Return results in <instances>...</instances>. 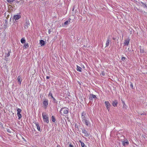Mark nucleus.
Segmentation results:
<instances>
[{"mask_svg": "<svg viewBox=\"0 0 147 147\" xmlns=\"http://www.w3.org/2000/svg\"><path fill=\"white\" fill-rule=\"evenodd\" d=\"M110 42L111 41L110 40V38H108L107 39V41L106 42V47H107L109 45Z\"/></svg>", "mask_w": 147, "mask_h": 147, "instance_id": "nucleus-13", "label": "nucleus"}, {"mask_svg": "<svg viewBox=\"0 0 147 147\" xmlns=\"http://www.w3.org/2000/svg\"><path fill=\"white\" fill-rule=\"evenodd\" d=\"M15 0H7V2L9 3L13 2Z\"/></svg>", "mask_w": 147, "mask_h": 147, "instance_id": "nucleus-29", "label": "nucleus"}, {"mask_svg": "<svg viewBox=\"0 0 147 147\" xmlns=\"http://www.w3.org/2000/svg\"><path fill=\"white\" fill-rule=\"evenodd\" d=\"M48 97L49 99L50 100V101H52V102L54 103H57V102L56 99L54 97L52 92L50 91L49 92Z\"/></svg>", "mask_w": 147, "mask_h": 147, "instance_id": "nucleus-2", "label": "nucleus"}, {"mask_svg": "<svg viewBox=\"0 0 147 147\" xmlns=\"http://www.w3.org/2000/svg\"><path fill=\"white\" fill-rule=\"evenodd\" d=\"M123 145L125 146H127L129 144V142L127 140H125L122 142Z\"/></svg>", "mask_w": 147, "mask_h": 147, "instance_id": "nucleus-8", "label": "nucleus"}, {"mask_svg": "<svg viewBox=\"0 0 147 147\" xmlns=\"http://www.w3.org/2000/svg\"><path fill=\"white\" fill-rule=\"evenodd\" d=\"M57 147H61L59 145H58Z\"/></svg>", "mask_w": 147, "mask_h": 147, "instance_id": "nucleus-38", "label": "nucleus"}, {"mask_svg": "<svg viewBox=\"0 0 147 147\" xmlns=\"http://www.w3.org/2000/svg\"><path fill=\"white\" fill-rule=\"evenodd\" d=\"M105 104L107 109L109 111L110 107L111 106L110 103L108 101H106L105 102Z\"/></svg>", "mask_w": 147, "mask_h": 147, "instance_id": "nucleus-4", "label": "nucleus"}, {"mask_svg": "<svg viewBox=\"0 0 147 147\" xmlns=\"http://www.w3.org/2000/svg\"><path fill=\"white\" fill-rule=\"evenodd\" d=\"M6 57H8L10 55V54L9 52H8L7 53H6Z\"/></svg>", "mask_w": 147, "mask_h": 147, "instance_id": "nucleus-31", "label": "nucleus"}, {"mask_svg": "<svg viewBox=\"0 0 147 147\" xmlns=\"http://www.w3.org/2000/svg\"><path fill=\"white\" fill-rule=\"evenodd\" d=\"M17 115L18 117V119H20L22 117V115L21 114H17Z\"/></svg>", "mask_w": 147, "mask_h": 147, "instance_id": "nucleus-25", "label": "nucleus"}, {"mask_svg": "<svg viewBox=\"0 0 147 147\" xmlns=\"http://www.w3.org/2000/svg\"><path fill=\"white\" fill-rule=\"evenodd\" d=\"M66 107H63L59 111V113L61 114V115H63L61 111H63V110L65 108H66Z\"/></svg>", "mask_w": 147, "mask_h": 147, "instance_id": "nucleus-23", "label": "nucleus"}, {"mask_svg": "<svg viewBox=\"0 0 147 147\" xmlns=\"http://www.w3.org/2000/svg\"><path fill=\"white\" fill-rule=\"evenodd\" d=\"M37 129L38 130L40 131H41V130L40 129V126H38L37 127Z\"/></svg>", "mask_w": 147, "mask_h": 147, "instance_id": "nucleus-30", "label": "nucleus"}, {"mask_svg": "<svg viewBox=\"0 0 147 147\" xmlns=\"http://www.w3.org/2000/svg\"><path fill=\"white\" fill-rule=\"evenodd\" d=\"M51 120H52V121L53 122H55L56 121V119H55V118L54 116H52Z\"/></svg>", "mask_w": 147, "mask_h": 147, "instance_id": "nucleus-19", "label": "nucleus"}, {"mask_svg": "<svg viewBox=\"0 0 147 147\" xmlns=\"http://www.w3.org/2000/svg\"><path fill=\"white\" fill-rule=\"evenodd\" d=\"M49 78H50V77H49L48 76H47L46 77V78H47V79H49Z\"/></svg>", "mask_w": 147, "mask_h": 147, "instance_id": "nucleus-36", "label": "nucleus"}, {"mask_svg": "<svg viewBox=\"0 0 147 147\" xmlns=\"http://www.w3.org/2000/svg\"><path fill=\"white\" fill-rule=\"evenodd\" d=\"M43 105L45 107H47L48 104V100L47 99H45L43 101Z\"/></svg>", "mask_w": 147, "mask_h": 147, "instance_id": "nucleus-9", "label": "nucleus"}, {"mask_svg": "<svg viewBox=\"0 0 147 147\" xmlns=\"http://www.w3.org/2000/svg\"><path fill=\"white\" fill-rule=\"evenodd\" d=\"M21 17V16L19 14L14 15L13 17V19L15 20V21L19 20Z\"/></svg>", "mask_w": 147, "mask_h": 147, "instance_id": "nucleus-5", "label": "nucleus"}, {"mask_svg": "<svg viewBox=\"0 0 147 147\" xmlns=\"http://www.w3.org/2000/svg\"><path fill=\"white\" fill-rule=\"evenodd\" d=\"M102 76H104L105 75V73L104 72H102Z\"/></svg>", "mask_w": 147, "mask_h": 147, "instance_id": "nucleus-35", "label": "nucleus"}, {"mask_svg": "<svg viewBox=\"0 0 147 147\" xmlns=\"http://www.w3.org/2000/svg\"><path fill=\"white\" fill-rule=\"evenodd\" d=\"M82 132L84 134V136L86 137H88L89 134L87 131L84 128H82Z\"/></svg>", "mask_w": 147, "mask_h": 147, "instance_id": "nucleus-6", "label": "nucleus"}, {"mask_svg": "<svg viewBox=\"0 0 147 147\" xmlns=\"http://www.w3.org/2000/svg\"><path fill=\"white\" fill-rule=\"evenodd\" d=\"M71 19L70 18L69 19V20L67 21L64 22L63 26H66L68 24H69L70 23Z\"/></svg>", "mask_w": 147, "mask_h": 147, "instance_id": "nucleus-15", "label": "nucleus"}, {"mask_svg": "<svg viewBox=\"0 0 147 147\" xmlns=\"http://www.w3.org/2000/svg\"><path fill=\"white\" fill-rule=\"evenodd\" d=\"M140 47L141 48V47L140 46ZM140 52L141 53H144V49H142L141 48H140Z\"/></svg>", "mask_w": 147, "mask_h": 147, "instance_id": "nucleus-28", "label": "nucleus"}, {"mask_svg": "<svg viewBox=\"0 0 147 147\" xmlns=\"http://www.w3.org/2000/svg\"><path fill=\"white\" fill-rule=\"evenodd\" d=\"M33 123L35 124L36 125L37 127H38V126H39V123H38L37 122L34 121L33 122Z\"/></svg>", "mask_w": 147, "mask_h": 147, "instance_id": "nucleus-27", "label": "nucleus"}, {"mask_svg": "<svg viewBox=\"0 0 147 147\" xmlns=\"http://www.w3.org/2000/svg\"><path fill=\"white\" fill-rule=\"evenodd\" d=\"M50 32H49V33H50Z\"/></svg>", "mask_w": 147, "mask_h": 147, "instance_id": "nucleus-40", "label": "nucleus"}, {"mask_svg": "<svg viewBox=\"0 0 147 147\" xmlns=\"http://www.w3.org/2000/svg\"><path fill=\"white\" fill-rule=\"evenodd\" d=\"M42 116L44 121L46 122L47 123H48L49 122V118L48 116L47 115L45 112L42 113Z\"/></svg>", "mask_w": 147, "mask_h": 147, "instance_id": "nucleus-3", "label": "nucleus"}, {"mask_svg": "<svg viewBox=\"0 0 147 147\" xmlns=\"http://www.w3.org/2000/svg\"><path fill=\"white\" fill-rule=\"evenodd\" d=\"M78 83L79 84H80L79 82H78Z\"/></svg>", "mask_w": 147, "mask_h": 147, "instance_id": "nucleus-41", "label": "nucleus"}, {"mask_svg": "<svg viewBox=\"0 0 147 147\" xmlns=\"http://www.w3.org/2000/svg\"><path fill=\"white\" fill-rule=\"evenodd\" d=\"M80 142L81 143V145L82 147H84L85 146V144L83 142L80 141Z\"/></svg>", "mask_w": 147, "mask_h": 147, "instance_id": "nucleus-26", "label": "nucleus"}, {"mask_svg": "<svg viewBox=\"0 0 147 147\" xmlns=\"http://www.w3.org/2000/svg\"><path fill=\"white\" fill-rule=\"evenodd\" d=\"M17 114H20V113L22 111V110L18 108L17 110Z\"/></svg>", "mask_w": 147, "mask_h": 147, "instance_id": "nucleus-24", "label": "nucleus"}, {"mask_svg": "<svg viewBox=\"0 0 147 147\" xmlns=\"http://www.w3.org/2000/svg\"><path fill=\"white\" fill-rule=\"evenodd\" d=\"M81 118L82 122L86 125L88 126L90 124L88 118L86 117V113L84 111L81 113Z\"/></svg>", "mask_w": 147, "mask_h": 147, "instance_id": "nucleus-1", "label": "nucleus"}, {"mask_svg": "<svg viewBox=\"0 0 147 147\" xmlns=\"http://www.w3.org/2000/svg\"><path fill=\"white\" fill-rule=\"evenodd\" d=\"M26 42L24 38H22L21 39V42L22 43H24Z\"/></svg>", "mask_w": 147, "mask_h": 147, "instance_id": "nucleus-20", "label": "nucleus"}, {"mask_svg": "<svg viewBox=\"0 0 147 147\" xmlns=\"http://www.w3.org/2000/svg\"><path fill=\"white\" fill-rule=\"evenodd\" d=\"M118 102L117 100H115L112 101V104L114 107H117L118 104Z\"/></svg>", "mask_w": 147, "mask_h": 147, "instance_id": "nucleus-11", "label": "nucleus"}, {"mask_svg": "<svg viewBox=\"0 0 147 147\" xmlns=\"http://www.w3.org/2000/svg\"><path fill=\"white\" fill-rule=\"evenodd\" d=\"M17 80L18 81V83L20 84H21L22 80V79H21V77L20 76H18Z\"/></svg>", "mask_w": 147, "mask_h": 147, "instance_id": "nucleus-14", "label": "nucleus"}, {"mask_svg": "<svg viewBox=\"0 0 147 147\" xmlns=\"http://www.w3.org/2000/svg\"><path fill=\"white\" fill-rule=\"evenodd\" d=\"M29 47V45L28 43H25L23 46V48H28Z\"/></svg>", "mask_w": 147, "mask_h": 147, "instance_id": "nucleus-18", "label": "nucleus"}, {"mask_svg": "<svg viewBox=\"0 0 147 147\" xmlns=\"http://www.w3.org/2000/svg\"><path fill=\"white\" fill-rule=\"evenodd\" d=\"M127 106L126 105L125 103H124L123 105V108L124 109H126Z\"/></svg>", "mask_w": 147, "mask_h": 147, "instance_id": "nucleus-22", "label": "nucleus"}, {"mask_svg": "<svg viewBox=\"0 0 147 147\" xmlns=\"http://www.w3.org/2000/svg\"><path fill=\"white\" fill-rule=\"evenodd\" d=\"M96 98H97L95 95L93 94H90L89 99L90 100H92L93 99L96 100Z\"/></svg>", "mask_w": 147, "mask_h": 147, "instance_id": "nucleus-7", "label": "nucleus"}, {"mask_svg": "<svg viewBox=\"0 0 147 147\" xmlns=\"http://www.w3.org/2000/svg\"><path fill=\"white\" fill-rule=\"evenodd\" d=\"M76 69L79 72L82 71V68L80 67H79L78 65H77Z\"/></svg>", "mask_w": 147, "mask_h": 147, "instance_id": "nucleus-17", "label": "nucleus"}, {"mask_svg": "<svg viewBox=\"0 0 147 147\" xmlns=\"http://www.w3.org/2000/svg\"><path fill=\"white\" fill-rule=\"evenodd\" d=\"M122 102L123 103V104L124 103H125V102H124V101H123V100H122Z\"/></svg>", "mask_w": 147, "mask_h": 147, "instance_id": "nucleus-37", "label": "nucleus"}, {"mask_svg": "<svg viewBox=\"0 0 147 147\" xmlns=\"http://www.w3.org/2000/svg\"><path fill=\"white\" fill-rule=\"evenodd\" d=\"M40 43L41 46H43L45 44V41L42 40H40Z\"/></svg>", "mask_w": 147, "mask_h": 147, "instance_id": "nucleus-16", "label": "nucleus"}, {"mask_svg": "<svg viewBox=\"0 0 147 147\" xmlns=\"http://www.w3.org/2000/svg\"><path fill=\"white\" fill-rule=\"evenodd\" d=\"M130 86H131V87L132 88H133V84H132V83H131L130 85Z\"/></svg>", "mask_w": 147, "mask_h": 147, "instance_id": "nucleus-33", "label": "nucleus"}, {"mask_svg": "<svg viewBox=\"0 0 147 147\" xmlns=\"http://www.w3.org/2000/svg\"><path fill=\"white\" fill-rule=\"evenodd\" d=\"M30 24L29 21L28 20H26L25 24V28H28Z\"/></svg>", "mask_w": 147, "mask_h": 147, "instance_id": "nucleus-12", "label": "nucleus"}, {"mask_svg": "<svg viewBox=\"0 0 147 147\" xmlns=\"http://www.w3.org/2000/svg\"><path fill=\"white\" fill-rule=\"evenodd\" d=\"M50 32H49V33H50Z\"/></svg>", "mask_w": 147, "mask_h": 147, "instance_id": "nucleus-39", "label": "nucleus"}, {"mask_svg": "<svg viewBox=\"0 0 147 147\" xmlns=\"http://www.w3.org/2000/svg\"><path fill=\"white\" fill-rule=\"evenodd\" d=\"M69 147H74V146L71 144H70Z\"/></svg>", "mask_w": 147, "mask_h": 147, "instance_id": "nucleus-34", "label": "nucleus"}, {"mask_svg": "<svg viewBox=\"0 0 147 147\" xmlns=\"http://www.w3.org/2000/svg\"><path fill=\"white\" fill-rule=\"evenodd\" d=\"M130 41V39L129 38L125 39V40L124 44L125 46H128Z\"/></svg>", "mask_w": 147, "mask_h": 147, "instance_id": "nucleus-10", "label": "nucleus"}, {"mask_svg": "<svg viewBox=\"0 0 147 147\" xmlns=\"http://www.w3.org/2000/svg\"><path fill=\"white\" fill-rule=\"evenodd\" d=\"M68 111L67 110L64 109L63 110V113L65 114H66L68 113Z\"/></svg>", "mask_w": 147, "mask_h": 147, "instance_id": "nucleus-21", "label": "nucleus"}, {"mask_svg": "<svg viewBox=\"0 0 147 147\" xmlns=\"http://www.w3.org/2000/svg\"><path fill=\"white\" fill-rule=\"evenodd\" d=\"M126 58L125 57H122V58H121V60H122L123 61H124V60H125V59H126Z\"/></svg>", "mask_w": 147, "mask_h": 147, "instance_id": "nucleus-32", "label": "nucleus"}]
</instances>
